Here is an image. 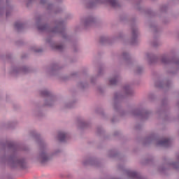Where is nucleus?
Wrapping results in <instances>:
<instances>
[{"instance_id": "f257e3e1", "label": "nucleus", "mask_w": 179, "mask_h": 179, "mask_svg": "<svg viewBox=\"0 0 179 179\" xmlns=\"http://www.w3.org/2000/svg\"><path fill=\"white\" fill-rule=\"evenodd\" d=\"M0 148L3 150H6L7 148L12 153L9 157H6V155L2 157L1 159V163H7V164L13 169H19L20 170H26V169H27V161H26V159L17 157L16 152H19V150L27 151L29 150V148L20 146L12 141L1 142Z\"/></svg>"}, {"instance_id": "f03ea898", "label": "nucleus", "mask_w": 179, "mask_h": 179, "mask_svg": "<svg viewBox=\"0 0 179 179\" xmlns=\"http://www.w3.org/2000/svg\"><path fill=\"white\" fill-rule=\"evenodd\" d=\"M44 20V15H38L36 17V22L37 25V29L39 31H48V33H57L61 34V36L64 38V40H68V35L65 33V23L63 20H56L53 22L54 24L56 26L53 28H50L48 24H40L41 22Z\"/></svg>"}, {"instance_id": "7ed1b4c3", "label": "nucleus", "mask_w": 179, "mask_h": 179, "mask_svg": "<svg viewBox=\"0 0 179 179\" xmlns=\"http://www.w3.org/2000/svg\"><path fill=\"white\" fill-rule=\"evenodd\" d=\"M30 135L36 139V141L37 142L38 145H39L40 148V152L38 156V160L44 166L45 164H47L52 159V154L48 153V151L47 150V143L43 141V139H41V137H40V134H37L34 131H30Z\"/></svg>"}, {"instance_id": "20e7f679", "label": "nucleus", "mask_w": 179, "mask_h": 179, "mask_svg": "<svg viewBox=\"0 0 179 179\" xmlns=\"http://www.w3.org/2000/svg\"><path fill=\"white\" fill-rule=\"evenodd\" d=\"M123 92H124V95L121 94L115 93L114 94V110L116 113H118L121 117H124L127 114V113L121 109V103H122V99H125V97H129L131 96H134V90L129 85H126L123 87Z\"/></svg>"}, {"instance_id": "39448f33", "label": "nucleus", "mask_w": 179, "mask_h": 179, "mask_svg": "<svg viewBox=\"0 0 179 179\" xmlns=\"http://www.w3.org/2000/svg\"><path fill=\"white\" fill-rule=\"evenodd\" d=\"M146 55L150 65H155V64H157L160 59L162 64H164V65L174 64V65L179 67V59L176 57L170 58L166 55H162L159 58V57L152 53H147Z\"/></svg>"}, {"instance_id": "423d86ee", "label": "nucleus", "mask_w": 179, "mask_h": 179, "mask_svg": "<svg viewBox=\"0 0 179 179\" xmlns=\"http://www.w3.org/2000/svg\"><path fill=\"white\" fill-rule=\"evenodd\" d=\"M150 143H155L157 146H164V148H169V146H170L171 141L169 138H165L159 141L157 135L151 134L146 137L143 141L144 146H146V145H150Z\"/></svg>"}, {"instance_id": "0eeeda50", "label": "nucleus", "mask_w": 179, "mask_h": 179, "mask_svg": "<svg viewBox=\"0 0 179 179\" xmlns=\"http://www.w3.org/2000/svg\"><path fill=\"white\" fill-rule=\"evenodd\" d=\"M99 3H108L111 8L115 9L121 8V5L117 0H86L85 6L87 9H92L97 6Z\"/></svg>"}, {"instance_id": "6e6552de", "label": "nucleus", "mask_w": 179, "mask_h": 179, "mask_svg": "<svg viewBox=\"0 0 179 179\" xmlns=\"http://www.w3.org/2000/svg\"><path fill=\"white\" fill-rule=\"evenodd\" d=\"M176 160L178 162H167L166 158H164V164L161 166H159L158 171L161 173L162 174H166V171H167V169H169V167H173L174 170H179V154L176 155Z\"/></svg>"}, {"instance_id": "1a4fd4ad", "label": "nucleus", "mask_w": 179, "mask_h": 179, "mask_svg": "<svg viewBox=\"0 0 179 179\" xmlns=\"http://www.w3.org/2000/svg\"><path fill=\"white\" fill-rule=\"evenodd\" d=\"M131 115L139 117L141 120H148L152 113L145 108H135L131 110Z\"/></svg>"}, {"instance_id": "9d476101", "label": "nucleus", "mask_w": 179, "mask_h": 179, "mask_svg": "<svg viewBox=\"0 0 179 179\" xmlns=\"http://www.w3.org/2000/svg\"><path fill=\"white\" fill-rule=\"evenodd\" d=\"M40 94L42 97H48V100L45 101V106L48 107H52L54 106V102L55 101V97L51 93V92L45 90L40 91Z\"/></svg>"}, {"instance_id": "9b49d317", "label": "nucleus", "mask_w": 179, "mask_h": 179, "mask_svg": "<svg viewBox=\"0 0 179 179\" xmlns=\"http://www.w3.org/2000/svg\"><path fill=\"white\" fill-rule=\"evenodd\" d=\"M118 169L122 170V171H124V173H126L127 176H129V178H133V179H146L145 178L142 177L140 173L138 172L129 171L125 169L124 168L123 165H118Z\"/></svg>"}, {"instance_id": "f8f14e48", "label": "nucleus", "mask_w": 179, "mask_h": 179, "mask_svg": "<svg viewBox=\"0 0 179 179\" xmlns=\"http://www.w3.org/2000/svg\"><path fill=\"white\" fill-rule=\"evenodd\" d=\"M131 37L130 39V43L131 45L138 44V36H139V30L135 23L131 24Z\"/></svg>"}, {"instance_id": "ddd939ff", "label": "nucleus", "mask_w": 179, "mask_h": 179, "mask_svg": "<svg viewBox=\"0 0 179 179\" xmlns=\"http://www.w3.org/2000/svg\"><path fill=\"white\" fill-rule=\"evenodd\" d=\"M31 69L26 66H15L13 69V73L14 75H19V73H30Z\"/></svg>"}, {"instance_id": "4468645a", "label": "nucleus", "mask_w": 179, "mask_h": 179, "mask_svg": "<svg viewBox=\"0 0 179 179\" xmlns=\"http://www.w3.org/2000/svg\"><path fill=\"white\" fill-rule=\"evenodd\" d=\"M169 110V101L167 98H164L162 100L161 110H158L157 113L158 115H166L167 114V110Z\"/></svg>"}, {"instance_id": "2eb2a0df", "label": "nucleus", "mask_w": 179, "mask_h": 179, "mask_svg": "<svg viewBox=\"0 0 179 179\" xmlns=\"http://www.w3.org/2000/svg\"><path fill=\"white\" fill-rule=\"evenodd\" d=\"M94 23H96V18H94V17L93 16L87 17L83 20V24L85 29L92 27V26L94 25Z\"/></svg>"}, {"instance_id": "dca6fc26", "label": "nucleus", "mask_w": 179, "mask_h": 179, "mask_svg": "<svg viewBox=\"0 0 179 179\" xmlns=\"http://www.w3.org/2000/svg\"><path fill=\"white\" fill-rule=\"evenodd\" d=\"M155 87H158V89H170V86H171V82L170 80H166L164 82L162 81H157L155 82Z\"/></svg>"}, {"instance_id": "f3484780", "label": "nucleus", "mask_w": 179, "mask_h": 179, "mask_svg": "<svg viewBox=\"0 0 179 179\" xmlns=\"http://www.w3.org/2000/svg\"><path fill=\"white\" fill-rule=\"evenodd\" d=\"M46 43L50 44V47L52 48V50H56V51H60V52H62V51H64V45L52 43L51 38H47Z\"/></svg>"}, {"instance_id": "a211bd4d", "label": "nucleus", "mask_w": 179, "mask_h": 179, "mask_svg": "<svg viewBox=\"0 0 179 179\" xmlns=\"http://www.w3.org/2000/svg\"><path fill=\"white\" fill-rule=\"evenodd\" d=\"M83 166H94L95 167H100V162L94 158H90L83 162Z\"/></svg>"}, {"instance_id": "6ab92c4d", "label": "nucleus", "mask_w": 179, "mask_h": 179, "mask_svg": "<svg viewBox=\"0 0 179 179\" xmlns=\"http://www.w3.org/2000/svg\"><path fill=\"white\" fill-rule=\"evenodd\" d=\"M77 121H78V127L80 129H85L89 128V127H90V124L89 122L83 120V119H82L81 117H78Z\"/></svg>"}, {"instance_id": "aec40b11", "label": "nucleus", "mask_w": 179, "mask_h": 179, "mask_svg": "<svg viewBox=\"0 0 179 179\" xmlns=\"http://www.w3.org/2000/svg\"><path fill=\"white\" fill-rule=\"evenodd\" d=\"M59 69H62V67L59 66V64L57 63H53L49 69V73L50 75H55Z\"/></svg>"}, {"instance_id": "412c9836", "label": "nucleus", "mask_w": 179, "mask_h": 179, "mask_svg": "<svg viewBox=\"0 0 179 179\" xmlns=\"http://www.w3.org/2000/svg\"><path fill=\"white\" fill-rule=\"evenodd\" d=\"M57 138L59 142H65L66 139H68L69 138H71V136L69 135V134L66 132L59 131L57 134Z\"/></svg>"}, {"instance_id": "4be33fe9", "label": "nucleus", "mask_w": 179, "mask_h": 179, "mask_svg": "<svg viewBox=\"0 0 179 179\" xmlns=\"http://www.w3.org/2000/svg\"><path fill=\"white\" fill-rule=\"evenodd\" d=\"M113 39L107 36H101L99 39V43L101 44H111Z\"/></svg>"}, {"instance_id": "5701e85b", "label": "nucleus", "mask_w": 179, "mask_h": 179, "mask_svg": "<svg viewBox=\"0 0 179 179\" xmlns=\"http://www.w3.org/2000/svg\"><path fill=\"white\" fill-rule=\"evenodd\" d=\"M118 80H120V76H115L113 78L109 80L108 85L110 86H115L117 83H118Z\"/></svg>"}, {"instance_id": "b1692460", "label": "nucleus", "mask_w": 179, "mask_h": 179, "mask_svg": "<svg viewBox=\"0 0 179 179\" xmlns=\"http://www.w3.org/2000/svg\"><path fill=\"white\" fill-rule=\"evenodd\" d=\"M122 57L125 60V62H127V64H132V59H131V56H129V54L128 52H124L122 53Z\"/></svg>"}, {"instance_id": "393cba45", "label": "nucleus", "mask_w": 179, "mask_h": 179, "mask_svg": "<svg viewBox=\"0 0 179 179\" xmlns=\"http://www.w3.org/2000/svg\"><path fill=\"white\" fill-rule=\"evenodd\" d=\"M14 26L15 29H16L17 31H21V30H23L25 27L24 23L22 22H15Z\"/></svg>"}, {"instance_id": "a878e982", "label": "nucleus", "mask_w": 179, "mask_h": 179, "mask_svg": "<svg viewBox=\"0 0 179 179\" xmlns=\"http://www.w3.org/2000/svg\"><path fill=\"white\" fill-rule=\"evenodd\" d=\"M6 6H7V8L6 10V17L8 18V17H9V16H10V10H12V7L9 6V1L8 0H6ZM8 8H9L10 10Z\"/></svg>"}, {"instance_id": "bb28decb", "label": "nucleus", "mask_w": 179, "mask_h": 179, "mask_svg": "<svg viewBox=\"0 0 179 179\" xmlns=\"http://www.w3.org/2000/svg\"><path fill=\"white\" fill-rule=\"evenodd\" d=\"M143 73V67H141L139 66L136 67L134 70V73L136 75H141Z\"/></svg>"}, {"instance_id": "cd10ccee", "label": "nucleus", "mask_w": 179, "mask_h": 179, "mask_svg": "<svg viewBox=\"0 0 179 179\" xmlns=\"http://www.w3.org/2000/svg\"><path fill=\"white\" fill-rule=\"evenodd\" d=\"M151 45H152V47H159L160 45V43L159 42V41L157 40V38L156 36H154V40L151 43Z\"/></svg>"}, {"instance_id": "c85d7f7f", "label": "nucleus", "mask_w": 179, "mask_h": 179, "mask_svg": "<svg viewBox=\"0 0 179 179\" xmlns=\"http://www.w3.org/2000/svg\"><path fill=\"white\" fill-rule=\"evenodd\" d=\"M118 153L115 150H111L108 152V156L109 157H116L117 156Z\"/></svg>"}, {"instance_id": "c756f323", "label": "nucleus", "mask_w": 179, "mask_h": 179, "mask_svg": "<svg viewBox=\"0 0 179 179\" xmlns=\"http://www.w3.org/2000/svg\"><path fill=\"white\" fill-rule=\"evenodd\" d=\"M150 29H152L155 33H159V28H157V26L155 24H150Z\"/></svg>"}, {"instance_id": "7c9ffc66", "label": "nucleus", "mask_w": 179, "mask_h": 179, "mask_svg": "<svg viewBox=\"0 0 179 179\" xmlns=\"http://www.w3.org/2000/svg\"><path fill=\"white\" fill-rule=\"evenodd\" d=\"M89 86V85L86 83H80L78 84V87H80V89H86Z\"/></svg>"}, {"instance_id": "2f4dec72", "label": "nucleus", "mask_w": 179, "mask_h": 179, "mask_svg": "<svg viewBox=\"0 0 179 179\" xmlns=\"http://www.w3.org/2000/svg\"><path fill=\"white\" fill-rule=\"evenodd\" d=\"M96 114H99V115H101V117H104V111H103V109L101 108H98L96 109Z\"/></svg>"}, {"instance_id": "473e14b6", "label": "nucleus", "mask_w": 179, "mask_h": 179, "mask_svg": "<svg viewBox=\"0 0 179 179\" xmlns=\"http://www.w3.org/2000/svg\"><path fill=\"white\" fill-rule=\"evenodd\" d=\"M143 164H152L153 163V158L146 159L142 162Z\"/></svg>"}, {"instance_id": "72a5a7b5", "label": "nucleus", "mask_w": 179, "mask_h": 179, "mask_svg": "<svg viewBox=\"0 0 179 179\" xmlns=\"http://www.w3.org/2000/svg\"><path fill=\"white\" fill-rule=\"evenodd\" d=\"M160 12H167V9H169V6L167 5H162L159 8Z\"/></svg>"}, {"instance_id": "f704fd0d", "label": "nucleus", "mask_w": 179, "mask_h": 179, "mask_svg": "<svg viewBox=\"0 0 179 179\" xmlns=\"http://www.w3.org/2000/svg\"><path fill=\"white\" fill-rule=\"evenodd\" d=\"M36 1H37V0H28L26 3L27 8H30V6H31V5H33V3H34V2H36Z\"/></svg>"}, {"instance_id": "c9c22d12", "label": "nucleus", "mask_w": 179, "mask_h": 179, "mask_svg": "<svg viewBox=\"0 0 179 179\" xmlns=\"http://www.w3.org/2000/svg\"><path fill=\"white\" fill-rule=\"evenodd\" d=\"M146 15H149L150 16H155L156 14L152 11V10L148 9L145 10Z\"/></svg>"}, {"instance_id": "e433bc0d", "label": "nucleus", "mask_w": 179, "mask_h": 179, "mask_svg": "<svg viewBox=\"0 0 179 179\" xmlns=\"http://www.w3.org/2000/svg\"><path fill=\"white\" fill-rule=\"evenodd\" d=\"M96 132L98 135H101L103 134H104V130H103V128L98 127L96 128Z\"/></svg>"}, {"instance_id": "4c0bfd02", "label": "nucleus", "mask_w": 179, "mask_h": 179, "mask_svg": "<svg viewBox=\"0 0 179 179\" xmlns=\"http://www.w3.org/2000/svg\"><path fill=\"white\" fill-rule=\"evenodd\" d=\"M31 50L34 51V52H43V49L37 48L36 47H32Z\"/></svg>"}, {"instance_id": "58836bf2", "label": "nucleus", "mask_w": 179, "mask_h": 179, "mask_svg": "<svg viewBox=\"0 0 179 179\" xmlns=\"http://www.w3.org/2000/svg\"><path fill=\"white\" fill-rule=\"evenodd\" d=\"M104 69V67L102 66H100L99 68V72H98V76H101V74L103 73V71Z\"/></svg>"}, {"instance_id": "ea45409f", "label": "nucleus", "mask_w": 179, "mask_h": 179, "mask_svg": "<svg viewBox=\"0 0 179 179\" xmlns=\"http://www.w3.org/2000/svg\"><path fill=\"white\" fill-rule=\"evenodd\" d=\"M61 12H62V8H57L54 10V13L55 15L58 14V13H61Z\"/></svg>"}, {"instance_id": "a19ab883", "label": "nucleus", "mask_w": 179, "mask_h": 179, "mask_svg": "<svg viewBox=\"0 0 179 179\" xmlns=\"http://www.w3.org/2000/svg\"><path fill=\"white\" fill-rule=\"evenodd\" d=\"M15 45L18 47H20V45H23V41H17L15 42Z\"/></svg>"}, {"instance_id": "79ce46f5", "label": "nucleus", "mask_w": 179, "mask_h": 179, "mask_svg": "<svg viewBox=\"0 0 179 179\" xmlns=\"http://www.w3.org/2000/svg\"><path fill=\"white\" fill-rule=\"evenodd\" d=\"M148 99H150V100H151V101L155 100V94H150L148 95Z\"/></svg>"}, {"instance_id": "37998d69", "label": "nucleus", "mask_w": 179, "mask_h": 179, "mask_svg": "<svg viewBox=\"0 0 179 179\" xmlns=\"http://www.w3.org/2000/svg\"><path fill=\"white\" fill-rule=\"evenodd\" d=\"M52 7H53L52 4L51 3L48 4L47 10H52Z\"/></svg>"}, {"instance_id": "c03bdc74", "label": "nucleus", "mask_w": 179, "mask_h": 179, "mask_svg": "<svg viewBox=\"0 0 179 179\" xmlns=\"http://www.w3.org/2000/svg\"><path fill=\"white\" fill-rule=\"evenodd\" d=\"M72 107H73V103H69L66 104V108H72Z\"/></svg>"}, {"instance_id": "a18cd8bd", "label": "nucleus", "mask_w": 179, "mask_h": 179, "mask_svg": "<svg viewBox=\"0 0 179 179\" xmlns=\"http://www.w3.org/2000/svg\"><path fill=\"white\" fill-rule=\"evenodd\" d=\"M3 13H5V8L0 6V16H1V15H3Z\"/></svg>"}, {"instance_id": "49530a36", "label": "nucleus", "mask_w": 179, "mask_h": 179, "mask_svg": "<svg viewBox=\"0 0 179 179\" xmlns=\"http://www.w3.org/2000/svg\"><path fill=\"white\" fill-rule=\"evenodd\" d=\"M141 128H142V126H141V124H136L135 126L136 131H139V129H141Z\"/></svg>"}, {"instance_id": "de8ad7c7", "label": "nucleus", "mask_w": 179, "mask_h": 179, "mask_svg": "<svg viewBox=\"0 0 179 179\" xmlns=\"http://www.w3.org/2000/svg\"><path fill=\"white\" fill-rule=\"evenodd\" d=\"M78 76V73H73L70 75V78H76Z\"/></svg>"}, {"instance_id": "09e8293b", "label": "nucleus", "mask_w": 179, "mask_h": 179, "mask_svg": "<svg viewBox=\"0 0 179 179\" xmlns=\"http://www.w3.org/2000/svg\"><path fill=\"white\" fill-rule=\"evenodd\" d=\"M73 49L74 52H78V46H76V45H73Z\"/></svg>"}, {"instance_id": "8fccbe9b", "label": "nucleus", "mask_w": 179, "mask_h": 179, "mask_svg": "<svg viewBox=\"0 0 179 179\" xmlns=\"http://www.w3.org/2000/svg\"><path fill=\"white\" fill-rule=\"evenodd\" d=\"M40 3L41 5H45V3H47V0H41Z\"/></svg>"}, {"instance_id": "3c124183", "label": "nucleus", "mask_w": 179, "mask_h": 179, "mask_svg": "<svg viewBox=\"0 0 179 179\" xmlns=\"http://www.w3.org/2000/svg\"><path fill=\"white\" fill-rule=\"evenodd\" d=\"M98 92H99V93H104V90L101 87H98Z\"/></svg>"}, {"instance_id": "603ef678", "label": "nucleus", "mask_w": 179, "mask_h": 179, "mask_svg": "<svg viewBox=\"0 0 179 179\" xmlns=\"http://www.w3.org/2000/svg\"><path fill=\"white\" fill-rule=\"evenodd\" d=\"M6 59H10L12 58V55L10 54H7L6 55Z\"/></svg>"}, {"instance_id": "864d4df0", "label": "nucleus", "mask_w": 179, "mask_h": 179, "mask_svg": "<svg viewBox=\"0 0 179 179\" xmlns=\"http://www.w3.org/2000/svg\"><path fill=\"white\" fill-rule=\"evenodd\" d=\"M140 2H141V1H137V2L136 3V6H137L138 10H141V8L139 7V3H140Z\"/></svg>"}, {"instance_id": "5fc2aeb1", "label": "nucleus", "mask_w": 179, "mask_h": 179, "mask_svg": "<svg viewBox=\"0 0 179 179\" xmlns=\"http://www.w3.org/2000/svg\"><path fill=\"white\" fill-rule=\"evenodd\" d=\"M118 135H120V131H115V132L113 133V136H118Z\"/></svg>"}, {"instance_id": "6e6d98bb", "label": "nucleus", "mask_w": 179, "mask_h": 179, "mask_svg": "<svg viewBox=\"0 0 179 179\" xmlns=\"http://www.w3.org/2000/svg\"><path fill=\"white\" fill-rule=\"evenodd\" d=\"M90 80H91V83H94L96 78L94 77H92Z\"/></svg>"}, {"instance_id": "4d7b16f0", "label": "nucleus", "mask_w": 179, "mask_h": 179, "mask_svg": "<svg viewBox=\"0 0 179 179\" xmlns=\"http://www.w3.org/2000/svg\"><path fill=\"white\" fill-rule=\"evenodd\" d=\"M112 124H114V122H116L117 120H115V117H113L111 120H110Z\"/></svg>"}, {"instance_id": "13d9d810", "label": "nucleus", "mask_w": 179, "mask_h": 179, "mask_svg": "<svg viewBox=\"0 0 179 179\" xmlns=\"http://www.w3.org/2000/svg\"><path fill=\"white\" fill-rule=\"evenodd\" d=\"M117 38H122V34L120 33L117 36Z\"/></svg>"}, {"instance_id": "bf43d9fd", "label": "nucleus", "mask_w": 179, "mask_h": 179, "mask_svg": "<svg viewBox=\"0 0 179 179\" xmlns=\"http://www.w3.org/2000/svg\"><path fill=\"white\" fill-rule=\"evenodd\" d=\"M26 54H24L21 56V58L23 59V58H26Z\"/></svg>"}, {"instance_id": "052dcab7", "label": "nucleus", "mask_w": 179, "mask_h": 179, "mask_svg": "<svg viewBox=\"0 0 179 179\" xmlns=\"http://www.w3.org/2000/svg\"><path fill=\"white\" fill-rule=\"evenodd\" d=\"M59 152H61V150H57L55 151V155H57V153H59Z\"/></svg>"}, {"instance_id": "680f3d73", "label": "nucleus", "mask_w": 179, "mask_h": 179, "mask_svg": "<svg viewBox=\"0 0 179 179\" xmlns=\"http://www.w3.org/2000/svg\"><path fill=\"white\" fill-rule=\"evenodd\" d=\"M169 73H172L173 75H174V73H176V72H174V71H169Z\"/></svg>"}, {"instance_id": "e2e57ef3", "label": "nucleus", "mask_w": 179, "mask_h": 179, "mask_svg": "<svg viewBox=\"0 0 179 179\" xmlns=\"http://www.w3.org/2000/svg\"><path fill=\"white\" fill-rule=\"evenodd\" d=\"M165 121H169V119L167 117H164Z\"/></svg>"}, {"instance_id": "0e129e2a", "label": "nucleus", "mask_w": 179, "mask_h": 179, "mask_svg": "<svg viewBox=\"0 0 179 179\" xmlns=\"http://www.w3.org/2000/svg\"><path fill=\"white\" fill-rule=\"evenodd\" d=\"M64 80H68V77H65Z\"/></svg>"}, {"instance_id": "69168bd1", "label": "nucleus", "mask_w": 179, "mask_h": 179, "mask_svg": "<svg viewBox=\"0 0 179 179\" xmlns=\"http://www.w3.org/2000/svg\"><path fill=\"white\" fill-rule=\"evenodd\" d=\"M120 20H124V18H122V17H120Z\"/></svg>"}, {"instance_id": "338daca9", "label": "nucleus", "mask_w": 179, "mask_h": 179, "mask_svg": "<svg viewBox=\"0 0 179 179\" xmlns=\"http://www.w3.org/2000/svg\"><path fill=\"white\" fill-rule=\"evenodd\" d=\"M68 177L69 178V177H72V176H71V175H68Z\"/></svg>"}, {"instance_id": "774afa93", "label": "nucleus", "mask_w": 179, "mask_h": 179, "mask_svg": "<svg viewBox=\"0 0 179 179\" xmlns=\"http://www.w3.org/2000/svg\"><path fill=\"white\" fill-rule=\"evenodd\" d=\"M152 1H155V0H152Z\"/></svg>"}]
</instances>
